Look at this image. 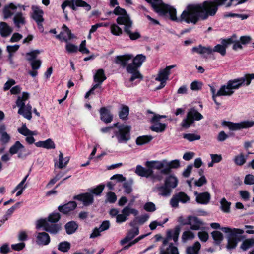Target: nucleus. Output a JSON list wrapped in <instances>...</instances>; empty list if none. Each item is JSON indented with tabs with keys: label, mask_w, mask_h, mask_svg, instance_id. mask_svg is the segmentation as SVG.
Masks as SVG:
<instances>
[{
	"label": "nucleus",
	"mask_w": 254,
	"mask_h": 254,
	"mask_svg": "<svg viewBox=\"0 0 254 254\" xmlns=\"http://www.w3.org/2000/svg\"><path fill=\"white\" fill-rule=\"evenodd\" d=\"M227 0H214L205 1L202 3L188 5L181 15L180 18L176 16V10L173 7L164 4L161 0H146L151 4L152 7L157 12L163 14L168 13L170 19L176 22L184 21L187 23L196 24L199 20H206L209 16H214L218 7L224 4Z\"/></svg>",
	"instance_id": "f257e3e1"
},
{
	"label": "nucleus",
	"mask_w": 254,
	"mask_h": 254,
	"mask_svg": "<svg viewBox=\"0 0 254 254\" xmlns=\"http://www.w3.org/2000/svg\"><path fill=\"white\" fill-rule=\"evenodd\" d=\"M254 79V74H247L243 76L229 80L227 83L222 85L218 90L220 96H231L235 90L239 89L243 86H248L251 80Z\"/></svg>",
	"instance_id": "f03ea898"
},
{
	"label": "nucleus",
	"mask_w": 254,
	"mask_h": 254,
	"mask_svg": "<svg viewBox=\"0 0 254 254\" xmlns=\"http://www.w3.org/2000/svg\"><path fill=\"white\" fill-rule=\"evenodd\" d=\"M60 214L58 212H53L48 216L47 218L40 219L36 222V228L38 230L43 228V230L51 234H56L61 229V226L55 224L60 219Z\"/></svg>",
	"instance_id": "7ed1b4c3"
},
{
	"label": "nucleus",
	"mask_w": 254,
	"mask_h": 254,
	"mask_svg": "<svg viewBox=\"0 0 254 254\" xmlns=\"http://www.w3.org/2000/svg\"><path fill=\"white\" fill-rule=\"evenodd\" d=\"M210 226L213 229H220L223 232L227 234V248L229 249H234L236 247L237 243L241 240V235L244 233V231L241 229L228 227L220 228V225L218 223H212Z\"/></svg>",
	"instance_id": "20e7f679"
},
{
	"label": "nucleus",
	"mask_w": 254,
	"mask_h": 254,
	"mask_svg": "<svg viewBox=\"0 0 254 254\" xmlns=\"http://www.w3.org/2000/svg\"><path fill=\"white\" fill-rule=\"evenodd\" d=\"M145 165L148 168L151 169H155L160 170V172L155 174H160L162 176L163 175H167L170 174L172 169H177L180 167V161L177 159L171 161H168L166 160H163L160 161H148L146 162Z\"/></svg>",
	"instance_id": "39448f33"
},
{
	"label": "nucleus",
	"mask_w": 254,
	"mask_h": 254,
	"mask_svg": "<svg viewBox=\"0 0 254 254\" xmlns=\"http://www.w3.org/2000/svg\"><path fill=\"white\" fill-rule=\"evenodd\" d=\"M146 57L142 54L137 55L135 57L132 59V63L129 64L126 67L127 72L131 74L129 78V82H132L136 79H138L139 81L142 80V76L138 70L145 60Z\"/></svg>",
	"instance_id": "423d86ee"
},
{
	"label": "nucleus",
	"mask_w": 254,
	"mask_h": 254,
	"mask_svg": "<svg viewBox=\"0 0 254 254\" xmlns=\"http://www.w3.org/2000/svg\"><path fill=\"white\" fill-rule=\"evenodd\" d=\"M29 98V94L23 92L21 96H18L16 101V106L19 108L18 113L30 120L32 118V106L29 103L26 104Z\"/></svg>",
	"instance_id": "0eeeda50"
},
{
	"label": "nucleus",
	"mask_w": 254,
	"mask_h": 254,
	"mask_svg": "<svg viewBox=\"0 0 254 254\" xmlns=\"http://www.w3.org/2000/svg\"><path fill=\"white\" fill-rule=\"evenodd\" d=\"M226 47L222 44L216 45L213 49L210 46L205 47L200 44L197 46L193 47L191 50L193 53H197L205 58L206 55H210L213 52L219 53L222 56H224L226 54Z\"/></svg>",
	"instance_id": "6e6552de"
},
{
	"label": "nucleus",
	"mask_w": 254,
	"mask_h": 254,
	"mask_svg": "<svg viewBox=\"0 0 254 254\" xmlns=\"http://www.w3.org/2000/svg\"><path fill=\"white\" fill-rule=\"evenodd\" d=\"M117 22L119 25H124V32L131 40H135L141 37L137 30H132V22L128 18H117Z\"/></svg>",
	"instance_id": "1a4fd4ad"
},
{
	"label": "nucleus",
	"mask_w": 254,
	"mask_h": 254,
	"mask_svg": "<svg viewBox=\"0 0 254 254\" xmlns=\"http://www.w3.org/2000/svg\"><path fill=\"white\" fill-rule=\"evenodd\" d=\"M131 127L127 125L117 126L114 130V134L112 138L116 137L119 143H126L130 139V131Z\"/></svg>",
	"instance_id": "9d476101"
},
{
	"label": "nucleus",
	"mask_w": 254,
	"mask_h": 254,
	"mask_svg": "<svg viewBox=\"0 0 254 254\" xmlns=\"http://www.w3.org/2000/svg\"><path fill=\"white\" fill-rule=\"evenodd\" d=\"M135 172L139 176L149 178L152 183L161 182L163 179L160 174H154L151 168H145L139 165L136 166Z\"/></svg>",
	"instance_id": "9b49d317"
},
{
	"label": "nucleus",
	"mask_w": 254,
	"mask_h": 254,
	"mask_svg": "<svg viewBox=\"0 0 254 254\" xmlns=\"http://www.w3.org/2000/svg\"><path fill=\"white\" fill-rule=\"evenodd\" d=\"M203 116L194 108L188 110L186 117L181 123V126L185 129L190 127L195 120L199 121L202 119Z\"/></svg>",
	"instance_id": "f8f14e48"
},
{
	"label": "nucleus",
	"mask_w": 254,
	"mask_h": 254,
	"mask_svg": "<svg viewBox=\"0 0 254 254\" xmlns=\"http://www.w3.org/2000/svg\"><path fill=\"white\" fill-rule=\"evenodd\" d=\"M9 152L11 155L17 154L18 158L24 159L30 154L28 150L19 141H16L9 148Z\"/></svg>",
	"instance_id": "ddd939ff"
},
{
	"label": "nucleus",
	"mask_w": 254,
	"mask_h": 254,
	"mask_svg": "<svg viewBox=\"0 0 254 254\" xmlns=\"http://www.w3.org/2000/svg\"><path fill=\"white\" fill-rule=\"evenodd\" d=\"M67 6H69L73 10H76L77 7H84L87 11L91 9V6L82 0H65L61 5L64 13H65V8Z\"/></svg>",
	"instance_id": "4468645a"
},
{
	"label": "nucleus",
	"mask_w": 254,
	"mask_h": 254,
	"mask_svg": "<svg viewBox=\"0 0 254 254\" xmlns=\"http://www.w3.org/2000/svg\"><path fill=\"white\" fill-rule=\"evenodd\" d=\"M223 124L227 126L230 130L236 131L253 127L254 126V121L246 120L237 123H234L231 122H224Z\"/></svg>",
	"instance_id": "2eb2a0df"
},
{
	"label": "nucleus",
	"mask_w": 254,
	"mask_h": 254,
	"mask_svg": "<svg viewBox=\"0 0 254 254\" xmlns=\"http://www.w3.org/2000/svg\"><path fill=\"white\" fill-rule=\"evenodd\" d=\"M166 118V116L155 115L153 117L151 120L152 125L150 127L151 130L156 132H162L165 130L166 125L159 122L161 118Z\"/></svg>",
	"instance_id": "dca6fc26"
},
{
	"label": "nucleus",
	"mask_w": 254,
	"mask_h": 254,
	"mask_svg": "<svg viewBox=\"0 0 254 254\" xmlns=\"http://www.w3.org/2000/svg\"><path fill=\"white\" fill-rule=\"evenodd\" d=\"M132 214L134 216H136L138 214V211L134 208L127 206L125 207L121 211V214H118L116 218V222L118 223H122L127 220L128 216Z\"/></svg>",
	"instance_id": "f3484780"
},
{
	"label": "nucleus",
	"mask_w": 254,
	"mask_h": 254,
	"mask_svg": "<svg viewBox=\"0 0 254 254\" xmlns=\"http://www.w3.org/2000/svg\"><path fill=\"white\" fill-rule=\"evenodd\" d=\"M190 197L184 192H179L174 194L170 201L171 206L173 208L179 206V202L185 203L190 200Z\"/></svg>",
	"instance_id": "a211bd4d"
},
{
	"label": "nucleus",
	"mask_w": 254,
	"mask_h": 254,
	"mask_svg": "<svg viewBox=\"0 0 254 254\" xmlns=\"http://www.w3.org/2000/svg\"><path fill=\"white\" fill-rule=\"evenodd\" d=\"M35 241L38 246L48 245L51 241L49 235L45 232H36L35 233Z\"/></svg>",
	"instance_id": "6ab92c4d"
},
{
	"label": "nucleus",
	"mask_w": 254,
	"mask_h": 254,
	"mask_svg": "<svg viewBox=\"0 0 254 254\" xmlns=\"http://www.w3.org/2000/svg\"><path fill=\"white\" fill-rule=\"evenodd\" d=\"M153 192H157L160 196L163 197L169 196L172 190L167 186L164 183L163 185H157L152 189Z\"/></svg>",
	"instance_id": "aec40b11"
},
{
	"label": "nucleus",
	"mask_w": 254,
	"mask_h": 254,
	"mask_svg": "<svg viewBox=\"0 0 254 254\" xmlns=\"http://www.w3.org/2000/svg\"><path fill=\"white\" fill-rule=\"evenodd\" d=\"M170 74L165 68L161 69L159 71L155 80L160 81V85L156 88V89H160L165 86L166 81L168 79Z\"/></svg>",
	"instance_id": "412c9836"
},
{
	"label": "nucleus",
	"mask_w": 254,
	"mask_h": 254,
	"mask_svg": "<svg viewBox=\"0 0 254 254\" xmlns=\"http://www.w3.org/2000/svg\"><path fill=\"white\" fill-rule=\"evenodd\" d=\"M74 37L73 34L71 33V31L65 25H63L62 26V31L59 34L56 36L57 39L64 40L66 42H67Z\"/></svg>",
	"instance_id": "4be33fe9"
},
{
	"label": "nucleus",
	"mask_w": 254,
	"mask_h": 254,
	"mask_svg": "<svg viewBox=\"0 0 254 254\" xmlns=\"http://www.w3.org/2000/svg\"><path fill=\"white\" fill-rule=\"evenodd\" d=\"M188 225L190 226V228L192 230H198L201 226L203 225V223L197 217L193 216H188Z\"/></svg>",
	"instance_id": "5701e85b"
},
{
	"label": "nucleus",
	"mask_w": 254,
	"mask_h": 254,
	"mask_svg": "<svg viewBox=\"0 0 254 254\" xmlns=\"http://www.w3.org/2000/svg\"><path fill=\"white\" fill-rule=\"evenodd\" d=\"M74 199L82 201L85 206L91 205L94 201L92 194L88 192L76 195L74 197Z\"/></svg>",
	"instance_id": "b1692460"
},
{
	"label": "nucleus",
	"mask_w": 254,
	"mask_h": 254,
	"mask_svg": "<svg viewBox=\"0 0 254 254\" xmlns=\"http://www.w3.org/2000/svg\"><path fill=\"white\" fill-rule=\"evenodd\" d=\"M133 56L131 54H126L121 56H117L115 59V63L123 67H126L129 64V62L132 61Z\"/></svg>",
	"instance_id": "393cba45"
},
{
	"label": "nucleus",
	"mask_w": 254,
	"mask_h": 254,
	"mask_svg": "<svg viewBox=\"0 0 254 254\" xmlns=\"http://www.w3.org/2000/svg\"><path fill=\"white\" fill-rule=\"evenodd\" d=\"M168 175L164 180V184L172 190L177 186L178 180L175 175Z\"/></svg>",
	"instance_id": "a878e982"
},
{
	"label": "nucleus",
	"mask_w": 254,
	"mask_h": 254,
	"mask_svg": "<svg viewBox=\"0 0 254 254\" xmlns=\"http://www.w3.org/2000/svg\"><path fill=\"white\" fill-rule=\"evenodd\" d=\"M17 7L13 3L5 6L3 9V18L6 19L16 14Z\"/></svg>",
	"instance_id": "bb28decb"
},
{
	"label": "nucleus",
	"mask_w": 254,
	"mask_h": 254,
	"mask_svg": "<svg viewBox=\"0 0 254 254\" xmlns=\"http://www.w3.org/2000/svg\"><path fill=\"white\" fill-rule=\"evenodd\" d=\"M194 195L196 196V201L201 204H207L210 199V195L207 192L198 193L197 192H194Z\"/></svg>",
	"instance_id": "cd10ccee"
},
{
	"label": "nucleus",
	"mask_w": 254,
	"mask_h": 254,
	"mask_svg": "<svg viewBox=\"0 0 254 254\" xmlns=\"http://www.w3.org/2000/svg\"><path fill=\"white\" fill-rule=\"evenodd\" d=\"M77 207V204L75 201H70L68 203L58 207V210L64 214H67L73 210Z\"/></svg>",
	"instance_id": "c85d7f7f"
},
{
	"label": "nucleus",
	"mask_w": 254,
	"mask_h": 254,
	"mask_svg": "<svg viewBox=\"0 0 254 254\" xmlns=\"http://www.w3.org/2000/svg\"><path fill=\"white\" fill-rule=\"evenodd\" d=\"M139 233L138 228H134L129 231L126 236L120 241V244L124 245L129 241L132 240L135 236L137 235Z\"/></svg>",
	"instance_id": "c756f323"
},
{
	"label": "nucleus",
	"mask_w": 254,
	"mask_h": 254,
	"mask_svg": "<svg viewBox=\"0 0 254 254\" xmlns=\"http://www.w3.org/2000/svg\"><path fill=\"white\" fill-rule=\"evenodd\" d=\"M32 9L33 11L32 17L37 23L38 25H39L40 23L44 21L43 18V11L37 6H33Z\"/></svg>",
	"instance_id": "7c9ffc66"
},
{
	"label": "nucleus",
	"mask_w": 254,
	"mask_h": 254,
	"mask_svg": "<svg viewBox=\"0 0 254 254\" xmlns=\"http://www.w3.org/2000/svg\"><path fill=\"white\" fill-rule=\"evenodd\" d=\"M12 32V28L5 22H0V34L2 37L9 36Z\"/></svg>",
	"instance_id": "2f4dec72"
},
{
	"label": "nucleus",
	"mask_w": 254,
	"mask_h": 254,
	"mask_svg": "<svg viewBox=\"0 0 254 254\" xmlns=\"http://www.w3.org/2000/svg\"><path fill=\"white\" fill-rule=\"evenodd\" d=\"M101 119L106 123H109L113 120V116L110 112L105 107L101 108L100 110Z\"/></svg>",
	"instance_id": "473e14b6"
},
{
	"label": "nucleus",
	"mask_w": 254,
	"mask_h": 254,
	"mask_svg": "<svg viewBox=\"0 0 254 254\" xmlns=\"http://www.w3.org/2000/svg\"><path fill=\"white\" fill-rule=\"evenodd\" d=\"M181 231L180 226H176L173 230H169L167 232L168 237L170 239H172L176 243L178 240L179 235Z\"/></svg>",
	"instance_id": "72a5a7b5"
},
{
	"label": "nucleus",
	"mask_w": 254,
	"mask_h": 254,
	"mask_svg": "<svg viewBox=\"0 0 254 254\" xmlns=\"http://www.w3.org/2000/svg\"><path fill=\"white\" fill-rule=\"evenodd\" d=\"M13 20L15 26L18 28L25 24V18L21 12L16 13Z\"/></svg>",
	"instance_id": "f704fd0d"
},
{
	"label": "nucleus",
	"mask_w": 254,
	"mask_h": 254,
	"mask_svg": "<svg viewBox=\"0 0 254 254\" xmlns=\"http://www.w3.org/2000/svg\"><path fill=\"white\" fill-rule=\"evenodd\" d=\"M69 161L68 157H64V154L60 152L59 155L58 162L55 163V167L59 169H62L64 168L67 165Z\"/></svg>",
	"instance_id": "c9c22d12"
},
{
	"label": "nucleus",
	"mask_w": 254,
	"mask_h": 254,
	"mask_svg": "<svg viewBox=\"0 0 254 254\" xmlns=\"http://www.w3.org/2000/svg\"><path fill=\"white\" fill-rule=\"evenodd\" d=\"M200 248V243L199 242L196 241L193 245L189 246L187 248L186 252L187 254H198Z\"/></svg>",
	"instance_id": "e433bc0d"
},
{
	"label": "nucleus",
	"mask_w": 254,
	"mask_h": 254,
	"mask_svg": "<svg viewBox=\"0 0 254 254\" xmlns=\"http://www.w3.org/2000/svg\"><path fill=\"white\" fill-rule=\"evenodd\" d=\"M78 227L77 223L74 221H70L67 223L65 225L66 232L68 234L74 233Z\"/></svg>",
	"instance_id": "4c0bfd02"
},
{
	"label": "nucleus",
	"mask_w": 254,
	"mask_h": 254,
	"mask_svg": "<svg viewBox=\"0 0 254 254\" xmlns=\"http://www.w3.org/2000/svg\"><path fill=\"white\" fill-rule=\"evenodd\" d=\"M106 79L104 71L103 69H98L94 76V81L95 82L102 83Z\"/></svg>",
	"instance_id": "58836bf2"
},
{
	"label": "nucleus",
	"mask_w": 254,
	"mask_h": 254,
	"mask_svg": "<svg viewBox=\"0 0 254 254\" xmlns=\"http://www.w3.org/2000/svg\"><path fill=\"white\" fill-rule=\"evenodd\" d=\"M17 130L19 133L25 136H33L37 134L36 131H32L28 129L25 124H22V127L18 128Z\"/></svg>",
	"instance_id": "ea45409f"
},
{
	"label": "nucleus",
	"mask_w": 254,
	"mask_h": 254,
	"mask_svg": "<svg viewBox=\"0 0 254 254\" xmlns=\"http://www.w3.org/2000/svg\"><path fill=\"white\" fill-rule=\"evenodd\" d=\"M195 234L191 230H186L183 232L181 240L183 243H186L189 240H193L195 238Z\"/></svg>",
	"instance_id": "a19ab883"
},
{
	"label": "nucleus",
	"mask_w": 254,
	"mask_h": 254,
	"mask_svg": "<svg viewBox=\"0 0 254 254\" xmlns=\"http://www.w3.org/2000/svg\"><path fill=\"white\" fill-rule=\"evenodd\" d=\"M129 109L127 106L123 105L121 106L120 111L119 112L120 118L123 120H126L128 118Z\"/></svg>",
	"instance_id": "79ce46f5"
},
{
	"label": "nucleus",
	"mask_w": 254,
	"mask_h": 254,
	"mask_svg": "<svg viewBox=\"0 0 254 254\" xmlns=\"http://www.w3.org/2000/svg\"><path fill=\"white\" fill-rule=\"evenodd\" d=\"M169 252L171 254H179L177 248L173 246L172 244L169 245L167 251L165 250L163 248H160V254H169Z\"/></svg>",
	"instance_id": "37998d69"
},
{
	"label": "nucleus",
	"mask_w": 254,
	"mask_h": 254,
	"mask_svg": "<svg viewBox=\"0 0 254 254\" xmlns=\"http://www.w3.org/2000/svg\"><path fill=\"white\" fill-rule=\"evenodd\" d=\"M113 13L117 15H120L118 18L121 17L123 18H128V19H130L128 15L127 14L126 11L119 6L115 8L113 11Z\"/></svg>",
	"instance_id": "c03bdc74"
},
{
	"label": "nucleus",
	"mask_w": 254,
	"mask_h": 254,
	"mask_svg": "<svg viewBox=\"0 0 254 254\" xmlns=\"http://www.w3.org/2000/svg\"><path fill=\"white\" fill-rule=\"evenodd\" d=\"M254 245V239H247L242 243L240 248L243 251H246Z\"/></svg>",
	"instance_id": "a18cd8bd"
},
{
	"label": "nucleus",
	"mask_w": 254,
	"mask_h": 254,
	"mask_svg": "<svg viewBox=\"0 0 254 254\" xmlns=\"http://www.w3.org/2000/svg\"><path fill=\"white\" fill-rule=\"evenodd\" d=\"M246 160L247 157L242 153L236 156L234 159L235 163L239 166L244 165L246 163Z\"/></svg>",
	"instance_id": "49530a36"
},
{
	"label": "nucleus",
	"mask_w": 254,
	"mask_h": 254,
	"mask_svg": "<svg viewBox=\"0 0 254 254\" xmlns=\"http://www.w3.org/2000/svg\"><path fill=\"white\" fill-rule=\"evenodd\" d=\"M151 136H142L137 138L136 143L137 145H141L147 143L152 139Z\"/></svg>",
	"instance_id": "de8ad7c7"
},
{
	"label": "nucleus",
	"mask_w": 254,
	"mask_h": 254,
	"mask_svg": "<svg viewBox=\"0 0 254 254\" xmlns=\"http://www.w3.org/2000/svg\"><path fill=\"white\" fill-rule=\"evenodd\" d=\"M111 33L115 36L121 35L123 31V30L117 24H113L110 27Z\"/></svg>",
	"instance_id": "09e8293b"
},
{
	"label": "nucleus",
	"mask_w": 254,
	"mask_h": 254,
	"mask_svg": "<svg viewBox=\"0 0 254 254\" xmlns=\"http://www.w3.org/2000/svg\"><path fill=\"white\" fill-rule=\"evenodd\" d=\"M40 53V51L39 50L32 51L30 52L26 53V59L29 62L36 60L35 59Z\"/></svg>",
	"instance_id": "8fccbe9b"
},
{
	"label": "nucleus",
	"mask_w": 254,
	"mask_h": 254,
	"mask_svg": "<svg viewBox=\"0 0 254 254\" xmlns=\"http://www.w3.org/2000/svg\"><path fill=\"white\" fill-rule=\"evenodd\" d=\"M220 204L222 211L226 213L230 212V202H228L225 198H223L220 201Z\"/></svg>",
	"instance_id": "3c124183"
},
{
	"label": "nucleus",
	"mask_w": 254,
	"mask_h": 254,
	"mask_svg": "<svg viewBox=\"0 0 254 254\" xmlns=\"http://www.w3.org/2000/svg\"><path fill=\"white\" fill-rule=\"evenodd\" d=\"M212 236L217 244L221 243L223 240V236L222 234L218 231H214L211 233Z\"/></svg>",
	"instance_id": "603ef678"
},
{
	"label": "nucleus",
	"mask_w": 254,
	"mask_h": 254,
	"mask_svg": "<svg viewBox=\"0 0 254 254\" xmlns=\"http://www.w3.org/2000/svg\"><path fill=\"white\" fill-rule=\"evenodd\" d=\"M10 136L6 132V130L0 134V142L2 144H6L10 140Z\"/></svg>",
	"instance_id": "864d4df0"
},
{
	"label": "nucleus",
	"mask_w": 254,
	"mask_h": 254,
	"mask_svg": "<svg viewBox=\"0 0 254 254\" xmlns=\"http://www.w3.org/2000/svg\"><path fill=\"white\" fill-rule=\"evenodd\" d=\"M70 248V244L67 242L60 243L58 245V249L63 252H67Z\"/></svg>",
	"instance_id": "5fc2aeb1"
},
{
	"label": "nucleus",
	"mask_w": 254,
	"mask_h": 254,
	"mask_svg": "<svg viewBox=\"0 0 254 254\" xmlns=\"http://www.w3.org/2000/svg\"><path fill=\"white\" fill-rule=\"evenodd\" d=\"M183 138L186 139L189 141H193L200 139V136L193 133H188L183 134Z\"/></svg>",
	"instance_id": "6e6d98bb"
},
{
	"label": "nucleus",
	"mask_w": 254,
	"mask_h": 254,
	"mask_svg": "<svg viewBox=\"0 0 254 254\" xmlns=\"http://www.w3.org/2000/svg\"><path fill=\"white\" fill-rule=\"evenodd\" d=\"M133 184V180L130 179L129 181L125 182L124 184V188L125 189V192L126 193L129 194L132 191V184Z\"/></svg>",
	"instance_id": "4d7b16f0"
},
{
	"label": "nucleus",
	"mask_w": 254,
	"mask_h": 254,
	"mask_svg": "<svg viewBox=\"0 0 254 254\" xmlns=\"http://www.w3.org/2000/svg\"><path fill=\"white\" fill-rule=\"evenodd\" d=\"M66 50L69 53H76L78 50V47L71 43H67L65 47Z\"/></svg>",
	"instance_id": "13d9d810"
},
{
	"label": "nucleus",
	"mask_w": 254,
	"mask_h": 254,
	"mask_svg": "<svg viewBox=\"0 0 254 254\" xmlns=\"http://www.w3.org/2000/svg\"><path fill=\"white\" fill-rule=\"evenodd\" d=\"M197 235L199 239L202 242H206L209 239L208 233L206 231H200Z\"/></svg>",
	"instance_id": "bf43d9fd"
},
{
	"label": "nucleus",
	"mask_w": 254,
	"mask_h": 254,
	"mask_svg": "<svg viewBox=\"0 0 254 254\" xmlns=\"http://www.w3.org/2000/svg\"><path fill=\"white\" fill-rule=\"evenodd\" d=\"M202 83L198 81H194L190 84V88L192 90L197 91L202 88Z\"/></svg>",
	"instance_id": "052dcab7"
},
{
	"label": "nucleus",
	"mask_w": 254,
	"mask_h": 254,
	"mask_svg": "<svg viewBox=\"0 0 254 254\" xmlns=\"http://www.w3.org/2000/svg\"><path fill=\"white\" fill-rule=\"evenodd\" d=\"M144 209L148 212H154L156 210L155 205L152 202H148L144 205Z\"/></svg>",
	"instance_id": "680f3d73"
},
{
	"label": "nucleus",
	"mask_w": 254,
	"mask_h": 254,
	"mask_svg": "<svg viewBox=\"0 0 254 254\" xmlns=\"http://www.w3.org/2000/svg\"><path fill=\"white\" fill-rule=\"evenodd\" d=\"M104 188V186L99 185L95 189H91L90 191L92 194H95L96 195H99L102 192Z\"/></svg>",
	"instance_id": "e2e57ef3"
},
{
	"label": "nucleus",
	"mask_w": 254,
	"mask_h": 254,
	"mask_svg": "<svg viewBox=\"0 0 254 254\" xmlns=\"http://www.w3.org/2000/svg\"><path fill=\"white\" fill-rule=\"evenodd\" d=\"M44 148L47 149H54L55 148V145L51 139H48L44 141Z\"/></svg>",
	"instance_id": "0e129e2a"
},
{
	"label": "nucleus",
	"mask_w": 254,
	"mask_h": 254,
	"mask_svg": "<svg viewBox=\"0 0 254 254\" xmlns=\"http://www.w3.org/2000/svg\"><path fill=\"white\" fill-rule=\"evenodd\" d=\"M244 183L246 185L254 184V175L248 174L246 175L244 179Z\"/></svg>",
	"instance_id": "69168bd1"
},
{
	"label": "nucleus",
	"mask_w": 254,
	"mask_h": 254,
	"mask_svg": "<svg viewBox=\"0 0 254 254\" xmlns=\"http://www.w3.org/2000/svg\"><path fill=\"white\" fill-rule=\"evenodd\" d=\"M11 247L13 250L20 251L25 248V244L24 242H21L15 244H12Z\"/></svg>",
	"instance_id": "338daca9"
},
{
	"label": "nucleus",
	"mask_w": 254,
	"mask_h": 254,
	"mask_svg": "<svg viewBox=\"0 0 254 254\" xmlns=\"http://www.w3.org/2000/svg\"><path fill=\"white\" fill-rule=\"evenodd\" d=\"M30 62V65L33 70H37L41 66V61L40 60H36Z\"/></svg>",
	"instance_id": "774afa93"
}]
</instances>
